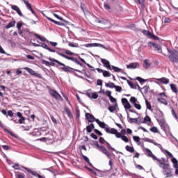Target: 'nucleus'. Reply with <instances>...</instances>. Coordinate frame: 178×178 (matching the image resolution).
Here are the masks:
<instances>
[{
    "label": "nucleus",
    "instance_id": "obj_11",
    "mask_svg": "<svg viewBox=\"0 0 178 178\" xmlns=\"http://www.w3.org/2000/svg\"><path fill=\"white\" fill-rule=\"evenodd\" d=\"M0 127H1V129H3L4 131H7V133H8L10 136H11L12 137H14V138H17V135H16L15 133L12 132L9 129H8V128H6V127H5L4 124H2L1 121H0Z\"/></svg>",
    "mask_w": 178,
    "mask_h": 178
},
{
    "label": "nucleus",
    "instance_id": "obj_46",
    "mask_svg": "<svg viewBox=\"0 0 178 178\" xmlns=\"http://www.w3.org/2000/svg\"><path fill=\"white\" fill-rule=\"evenodd\" d=\"M79 60H81V62H82V63H84L85 65H86V66H88V67L90 68L91 67V65H90L89 63H87V62H86V60L83 58H81V57L79 56Z\"/></svg>",
    "mask_w": 178,
    "mask_h": 178
},
{
    "label": "nucleus",
    "instance_id": "obj_39",
    "mask_svg": "<svg viewBox=\"0 0 178 178\" xmlns=\"http://www.w3.org/2000/svg\"><path fill=\"white\" fill-rule=\"evenodd\" d=\"M157 101L160 102V104H163V105H168V101H166L165 99L162 97L158 98Z\"/></svg>",
    "mask_w": 178,
    "mask_h": 178
},
{
    "label": "nucleus",
    "instance_id": "obj_8",
    "mask_svg": "<svg viewBox=\"0 0 178 178\" xmlns=\"http://www.w3.org/2000/svg\"><path fill=\"white\" fill-rule=\"evenodd\" d=\"M49 94H50V95H51V97H54V98H55V99H58L59 101H60V99H63L60 94H59L58 92H56V90H55L54 89H51L49 90Z\"/></svg>",
    "mask_w": 178,
    "mask_h": 178
},
{
    "label": "nucleus",
    "instance_id": "obj_26",
    "mask_svg": "<svg viewBox=\"0 0 178 178\" xmlns=\"http://www.w3.org/2000/svg\"><path fill=\"white\" fill-rule=\"evenodd\" d=\"M171 162L173 163L174 165V168L175 169H178V161L177 159H176V158L172 157L171 159Z\"/></svg>",
    "mask_w": 178,
    "mask_h": 178
},
{
    "label": "nucleus",
    "instance_id": "obj_9",
    "mask_svg": "<svg viewBox=\"0 0 178 178\" xmlns=\"http://www.w3.org/2000/svg\"><path fill=\"white\" fill-rule=\"evenodd\" d=\"M145 152H146V155L149 158H152L154 161H157V162H161V159H157L156 156L154 155V154H152V152H151L149 149L146 148Z\"/></svg>",
    "mask_w": 178,
    "mask_h": 178
},
{
    "label": "nucleus",
    "instance_id": "obj_27",
    "mask_svg": "<svg viewBox=\"0 0 178 178\" xmlns=\"http://www.w3.org/2000/svg\"><path fill=\"white\" fill-rule=\"evenodd\" d=\"M54 17H56V19H58V20H61V22H63V23H65L66 24H67L69 23V22H67L65 19H63V17L58 15V14H54Z\"/></svg>",
    "mask_w": 178,
    "mask_h": 178
},
{
    "label": "nucleus",
    "instance_id": "obj_30",
    "mask_svg": "<svg viewBox=\"0 0 178 178\" xmlns=\"http://www.w3.org/2000/svg\"><path fill=\"white\" fill-rule=\"evenodd\" d=\"M48 130V127H43L39 129V136H42L44 134V131H47Z\"/></svg>",
    "mask_w": 178,
    "mask_h": 178
},
{
    "label": "nucleus",
    "instance_id": "obj_1",
    "mask_svg": "<svg viewBox=\"0 0 178 178\" xmlns=\"http://www.w3.org/2000/svg\"><path fill=\"white\" fill-rule=\"evenodd\" d=\"M48 60H50L51 62H54L55 63H58V65H56V67H57V69H60L63 70V72H65V73H73L74 70L72 67L67 66L66 65L63 64L60 61L55 58H52L51 57H49Z\"/></svg>",
    "mask_w": 178,
    "mask_h": 178
},
{
    "label": "nucleus",
    "instance_id": "obj_5",
    "mask_svg": "<svg viewBox=\"0 0 178 178\" xmlns=\"http://www.w3.org/2000/svg\"><path fill=\"white\" fill-rule=\"evenodd\" d=\"M147 45L149 48H154V51H158V52H161L162 54V47H161V45L159 44L154 42H149Z\"/></svg>",
    "mask_w": 178,
    "mask_h": 178
},
{
    "label": "nucleus",
    "instance_id": "obj_53",
    "mask_svg": "<svg viewBox=\"0 0 178 178\" xmlns=\"http://www.w3.org/2000/svg\"><path fill=\"white\" fill-rule=\"evenodd\" d=\"M142 90H144V94H148V91H149V86H145L143 88H142Z\"/></svg>",
    "mask_w": 178,
    "mask_h": 178
},
{
    "label": "nucleus",
    "instance_id": "obj_17",
    "mask_svg": "<svg viewBox=\"0 0 178 178\" xmlns=\"http://www.w3.org/2000/svg\"><path fill=\"white\" fill-rule=\"evenodd\" d=\"M22 168L24 169H25V170H26L29 173H31L33 176H35V177L39 178L40 176H41L40 174H38V172H37L35 171H33L30 168H26L24 166H22Z\"/></svg>",
    "mask_w": 178,
    "mask_h": 178
},
{
    "label": "nucleus",
    "instance_id": "obj_57",
    "mask_svg": "<svg viewBox=\"0 0 178 178\" xmlns=\"http://www.w3.org/2000/svg\"><path fill=\"white\" fill-rule=\"evenodd\" d=\"M9 116L10 118H13L15 116V114L13 113V111L12 110H9L7 111V118Z\"/></svg>",
    "mask_w": 178,
    "mask_h": 178
},
{
    "label": "nucleus",
    "instance_id": "obj_24",
    "mask_svg": "<svg viewBox=\"0 0 178 178\" xmlns=\"http://www.w3.org/2000/svg\"><path fill=\"white\" fill-rule=\"evenodd\" d=\"M15 24H16V21L14 20V21H13V22H11L8 23V24L5 26V29H6V30H8V29H10V27H15Z\"/></svg>",
    "mask_w": 178,
    "mask_h": 178
},
{
    "label": "nucleus",
    "instance_id": "obj_40",
    "mask_svg": "<svg viewBox=\"0 0 178 178\" xmlns=\"http://www.w3.org/2000/svg\"><path fill=\"white\" fill-rule=\"evenodd\" d=\"M125 149H126V151H127L128 152H131V153L134 152V147H131V146L127 145V146L125 147Z\"/></svg>",
    "mask_w": 178,
    "mask_h": 178
},
{
    "label": "nucleus",
    "instance_id": "obj_4",
    "mask_svg": "<svg viewBox=\"0 0 178 178\" xmlns=\"http://www.w3.org/2000/svg\"><path fill=\"white\" fill-rule=\"evenodd\" d=\"M105 131L108 133V134H115V137L117 138H120L121 134L118 131V129L115 128H111L110 129L109 127L108 128H105Z\"/></svg>",
    "mask_w": 178,
    "mask_h": 178
},
{
    "label": "nucleus",
    "instance_id": "obj_36",
    "mask_svg": "<svg viewBox=\"0 0 178 178\" xmlns=\"http://www.w3.org/2000/svg\"><path fill=\"white\" fill-rule=\"evenodd\" d=\"M115 83L113 82L106 83L105 86L108 88H115Z\"/></svg>",
    "mask_w": 178,
    "mask_h": 178
},
{
    "label": "nucleus",
    "instance_id": "obj_61",
    "mask_svg": "<svg viewBox=\"0 0 178 178\" xmlns=\"http://www.w3.org/2000/svg\"><path fill=\"white\" fill-rule=\"evenodd\" d=\"M133 139H134V141H136V143H138V145H140L141 143V142H140V137L134 136Z\"/></svg>",
    "mask_w": 178,
    "mask_h": 178
},
{
    "label": "nucleus",
    "instance_id": "obj_58",
    "mask_svg": "<svg viewBox=\"0 0 178 178\" xmlns=\"http://www.w3.org/2000/svg\"><path fill=\"white\" fill-rule=\"evenodd\" d=\"M171 112H172V115L173 118H175V119L176 120H178L177 114H176V111H175V109L172 108Z\"/></svg>",
    "mask_w": 178,
    "mask_h": 178
},
{
    "label": "nucleus",
    "instance_id": "obj_38",
    "mask_svg": "<svg viewBox=\"0 0 178 178\" xmlns=\"http://www.w3.org/2000/svg\"><path fill=\"white\" fill-rule=\"evenodd\" d=\"M35 37H36L37 38H38L39 40H40V41H42V42H45V41H47V39L44 37H42L41 35L35 33L34 34Z\"/></svg>",
    "mask_w": 178,
    "mask_h": 178
},
{
    "label": "nucleus",
    "instance_id": "obj_15",
    "mask_svg": "<svg viewBox=\"0 0 178 178\" xmlns=\"http://www.w3.org/2000/svg\"><path fill=\"white\" fill-rule=\"evenodd\" d=\"M101 62L102 63H103L104 67L109 69V70H112V65H111V63L109 62V60L105 58H102Z\"/></svg>",
    "mask_w": 178,
    "mask_h": 178
},
{
    "label": "nucleus",
    "instance_id": "obj_3",
    "mask_svg": "<svg viewBox=\"0 0 178 178\" xmlns=\"http://www.w3.org/2000/svg\"><path fill=\"white\" fill-rule=\"evenodd\" d=\"M143 34L146 37H148L150 40H154V41H158L159 37L155 35L154 33H151L149 31L143 30L142 31Z\"/></svg>",
    "mask_w": 178,
    "mask_h": 178
},
{
    "label": "nucleus",
    "instance_id": "obj_31",
    "mask_svg": "<svg viewBox=\"0 0 178 178\" xmlns=\"http://www.w3.org/2000/svg\"><path fill=\"white\" fill-rule=\"evenodd\" d=\"M145 69H149V66H151V63H149V60H148V59H145L144 60V65H143Z\"/></svg>",
    "mask_w": 178,
    "mask_h": 178
},
{
    "label": "nucleus",
    "instance_id": "obj_23",
    "mask_svg": "<svg viewBox=\"0 0 178 178\" xmlns=\"http://www.w3.org/2000/svg\"><path fill=\"white\" fill-rule=\"evenodd\" d=\"M117 106H118V103H115V104L113 106H109L108 107V110L109 111V112H111L112 113H113V112L116 111Z\"/></svg>",
    "mask_w": 178,
    "mask_h": 178
},
{
    "label": "nucleus",
    "instance_id": "obj_12",
    "mask_svg": "<svg viewBox=\"0 0 178 178\" xmlns=\"http://www.w3.org/2000/svg\"><path fill=\"white\" fill-rule=\"evenodd\" d=\"M127 115L128 122L129 123H136V124L141 123V118H140V117H138V118H129V112H127Z\"/></svg>",
    "mask_w": 178,
    "mask_h": 178
},
{
    "label": "nucleus",
    "instance_id": "obj_29",
    "mask_svg": "<svg viewBox=\"0 0 178 178\" xmlns=\"http://www.w3.org/2000/svg\"><path fill=\"white\" fill-rule=\"evenodd\" d=\"M48 134H49V137L47 138V141H52V140H54V135L52 134V133L47 131V133H45L44 136H48Z\"/></svg>",
    "mask_w": 178,
    "mask_h": 178
},
{
    "label": "nucleus",
    "instance_id": "obj_48",
    "mask_svg": "<svg viewBox=\"0 0 178 178\" xmlns=\"http://www.w3.org/2000/svg\"><path fill=\"white\" fill-rule=\"evenodd\" d=\"M147 122H149V123H151V118H149V116L148 115H146L145 118H144V120L142 122V123H147Z\"/></svg>",
    "mask_w": 178,
    "mask_h": 178
},
{
    "label": "nucleus",
    "instance_id": "obj_41",
    "mask_svg": "<svg viewBox=\"0 0 178 178\" xmlns=\"http://www.w3.org/2000/svg\"><path fill=\"white\" fill-rule=\"evenodd\" d=\"M83 72H84L83 74H84L86 77H87L88 79H92V80H94V77L91 78V74L89 72V74H88L86 71V69H83Z\"/></svg>",
    "mask_w": 178,
    "mask_h": 178
},
{
    "label": "nucleus",
    "instance_id": "obj_43",
    "mask_svg": "<svg viewBox=\"0 0 178 178\" xmlns=\"http://www.w3.org/2000/svg\"><path fill=\"white\" fill-rule=\"evenodd\" d=\"M104 8L106 10H108V12H112V8H111V6L107 4L106 3H104Z\"/></svg>",
    "mask_w": 178,
    "mask_h": 178
},
{
    "label": "nucleus",
    "instance_id": "obj_6",
    "mask_svg": "<svg viewBox=\"0 0 178 178\" xmlns=\"http://www.w3.org/2000/svg\"><path fill=\"white\" fill-rule=\"evenodd\" d=\"M145 141H146L147 143H150L151 144H154V145H156V147H158V148H160L161 152H163V153L165 152V151L166 150V149H163V147H162V145L156 143V141L152 139L146 138H145Z\"/></svg>",
    "mask_w": 178,
    "mask_h": 178
},
{
    "label": "nucleus",
    "instance_id": "obj_50",
    "mask_svg": "<svg viewBox=\"0 0 178 178\" xmlns=\"http://www.w3.org/2000/svg\"><path fill=\"white\" fill-rule=\"evenodd\" d=\"M81 9L83 10V12H88V9H87L86 4L83 3H81Z\"/></svg>",
    "mask_w": 178,
    "mask_h": 178
},
{
    "label": "nucleus",
    "instance_id": "obj_49",
    "mask_svg": "<svg viewBox=\"0 0 178 178\" xmlns=\"http://www.w3.org/2000/svg\"><path fill=\"white\" fill-rule=\"evenodd\" d=\"M99 127H101V129H104V130H105V129L109 127H108L107 124H106V123L104 122H100V124H99Z\"/></svg>",
    "mask_w": 178,
    "mask_h": 178
},
{
    "label": "nucleus",
    "instance_id": "obj_54",
    "mask_svg": "<svg viewBox=\"0 0 178 178\" xmlns=\"http://www.w3.org/2000/svg\"><path fill=\"white\" fill-rule=\"evenodd\" d=\"M114 88L115 89V91H117V92H122V91H123V89L122 88L121 86H115Z\"/></svg>",
    "mask_w": 178,
    "mask_h": 178
},
{
    "label": "nucleus",
    "instance_id": "obj_59",
    "mask_svg": "<svg viewBox=\"0 0 178 178\" xmlns=\"http://www.w3.org/2000/svg\"><path fill=\"white\" fill-rule=\"evenodd\" d=\"M24 177H25V175H24V174H23V173H16L15 174V177L16 178H24Z\"/></svg>",
    "mask_w": 178,
    "mask_h": 178
},
{
    "label": "nucleus",
    "instance_id": "obj_51",
    "mask_svg": "<svg viewBox=\"0 0 178 178\" xmlns=\"http://www.w3.org/2000/svg\"><path fill=\"white\" fill-rule=\"evenodd\" d=\"M103 76L104 77H111V76H112V74L106 70H104L103 72Z\"/></svg>",
    "mask_w": 178,
    "mask_h": 178
},
{
    "label": "nucleus",
    "instance_id": "obj_16",
    "mask_svg": "<svg viewBox=\"0 0 178 178\" xmlns=\"http://www.w3.org/2000/svg\"><path fill=\"white\" fill-rule=\"evenodd\" d=\"M42 15L44 17H46L47 19L49 20V22H51L52 23H54V24H56L57 26H65V24L62 23V22H59L58 21H55L54 19L49 17H47L45 15L44 13H42Z\"/></svg>",
    "mask_w": 178,
    "mask_h": 178
},
{
    "label": "nucleus",
    "instance_id": "obj_45",
    "mask_svg": "<svg viewBox=\"0 0 178 178\" xmlns=\"http://www.w3.org/2000/svg\"><path fill=\"white\" fill-rule=\"evenodd\" d=\"M127 84L129 86V87H131L132 89L134 90H136V83H133V82L129 81V80H127Z\"/></svg>",
    "mask_w": 178,
    "mask_h": 178
},
{
    "label": "nucleus",
    "instance_id": "obj_20",
    "mask_svg": "<svg viewBox=\"0 0 178 178\" xmlns=\"http://www.w3.org/2000/svg\"><path fill=\"white\" fill-rule=\"evenodd\" d=\"M40 47H42V48H44V49H47V51H49V52H58V51H56L54 49H52L51 48H49L48 47V45L45 43H42V44L40 45Z\"/></svg>",
    "mask_w": 178,
    "mask_h": 178
},
{
    "label": "nucleus",
    "instance_id": "obj_2",
    "mask_svg": "<svg viewBox=\"0 0 178 178\" xmlns=\"http://www.w3.org/2000/svg\"><path fill=\"white\" fill-rule=\"evenodd\" d=\"M158 165L159 166V168H161V169H163L162 173L163 175H164V176H166V177H172V176H173V175L172 174V170L169 168L170 167L169 163H165L160 160V161H159Z\"/></svg>",
    "mask_w": 178,
    "mask_h": 178
},
{
    "label": "nucleus",
    "instance_id": "obj_62",
    "mask_svg": "<svg viewBox=\"0 0 178 178\" xmlns=\"http://www.w3.org/2000/svg\"><path fill=\"white\" fill-rule=\"evenodd\" d=\"M134 106L136 108V109H138L140 111L141 109V105L138 104V102H136L134 104Z\"/></svg>",
    "mask_w": 178,
    "mask_h": 178
},
{
    "label": "nucleus",
    "instance_id": "obj_56",
    "mask_svg": "<svg viewBox=\"0 0 178 178\" xmlns=\"http://www.w3.org/2000/svg\"><path fill=\"white\" fill-rule=\"evenodd\" d=\"M120 138H121V140H122V141H124V143H129V138H127V136H122V135H120Z\"/></svg>",
    "mask_w": 178,
    "mask_h": 178
},
{
    "label": "nucleus",
    "instance_id": "obj_21",
    "mask_svg": "<svg viewBox=\"0 0 178 178\" xmlns=\"http://www.w3.org/2000/svg\"><path fill=\"white\" fill-rule=\"evenodd\" d=\"M161 115H160V119L156 118V120L159 124H165V120H163V113L162 111H160Z\"/></svg>",
    "mask_w": 178,
    "mask_h": 178
},
{
    "label": "nucleus",
    "instance_id": "obj_10",
    "mask_svg": "<svg viewBox=\"0 0 178 178\" xmlns=\"http://www.w3.org/2000/svg\"><path fill=\"white\" fill-rule=\"evenodd\" d=\"M99 148V151H100V152H102V154H104V155L107 156V158H108V159H111V156H112V155L109 152H108V150H106V147H105V146L100 145Z\"/></svg>",
    "mask_w": 178,
    "mask_h": 178
},
{
    "label": "nucleus",
    "instance_id": "obj_18",
    "mask_svg": "<svg viewBox=\"0 0 178 178\" xmlns=\"http://www.w3.org/2000/svg\"><path fill=\"white\" fill-rule=\"evenodd\" d=\"M140 64L138 63H131L127 65V69H138Z\"/></svg>",
    "mask_w": 178,
    "mask_h": 178
},
{
    "label": "nucleus",
    "instance_id": "obj_35",
    "mask_svg": "<svg viewBox=\"0 0 178 178\" xmlns=\"http://www.w3.org/2000/svg\"><path fill=\"white\" fill-rule=\"evenodd\" d=\"M137 2L141 6L142 9L145 8V0H137Z\"/></svg>",
    "mask_w": 178,
    "mask_h": 178
},
{
    "label": "nucleus",
    "instance_id": "obj_14",
    "mask_svg": "<svg viewBox=\"0 0 178 178\" xmlns=\"http://www.w3.org/2000/svg\"><path fill=\"white\" fill-rule=\"evenodd\" d=\"M85 118L87 119L89 123H94V122H95V117H94L93 115L90 114V113H86L85 114Z\"/></svg>",
    "mask_w": 178,
    "mask_h": 178
},
{
    "label": "nucleus",
    "instance_id": "obj_42",
    "mask_svg": "<svg viewBox=\"0 0 178 178\" xmlns=\"http://www.w3.org/2000/svg\"><path fill=\"white\" fill-rule=\"evenodd\" d=\"M65 111L68 118H70V119H73V115L72 114V112H70V110H69V108H65Z\"/></svg>",
    "mask_w": 178,
    "mask_h": 178
},
{
    "label": "nucleus",
    "instance_id": "obj_7",
    "mask_svg": "<svg viewBox=\"0 0 178 178\" xmlns=\"http://www.w3.org/2000/svg\"><path fill=\"white\" fill-rule=\"evenodd\" d=\"M24 69V70H26V72H28L31 76H35L36 77H39V79H42V75H41V74L37 73L35 71H34V70L28 67H26Z\"/></svg>",
    "mask_w": 178,
    "mask_h": 178
},
{
    "label": "nucleus",
    "instance_id": "obj_34",
    "mask_svg": "<svg viewBox=\"0 0 178 178\" xmlns=\"http://www.w3.org/2000/svg\"><path fill=\"white\" fill-rule=\"evenodd\" d=\"M15 12H17V15H19V16H21L22 17H24V19H26V20H29V18H27V17L24 16L23 15V13H22L20 8H18V9L15 10Z\"/></svg>",
    "mask_w": 178,
    "mask_h": 178
},
{
    "label": "nucleus",
    "instance_id": "obj_44",
    "mask_svg": "<svg viewBox=\"0 0 178 178\" xmlns=\"http://www.w3.org/2000/svg\"><path fill=\"white\" fill-rule=\"evenodd\" d=\"M129 101L131 104H133V105H134L137 102L138 104H139V102L137 101V98H136L135 97H131Z\"/></svg>",
    "mask_w": 178,
    "mask_h": 178
},
{
    "label": "nucleus",
    "instance_id": "obj_22",
    "mask_svg": "<svg viewBox=\"0 0 178 178\" xmlns=\"http://www.w3.org/2000/svg\"><path fill=\"white\" fill-rule=\"evenodd\" d=\"M157 80L162 84H169V79L168 78L162 77V78L158 79Z\"/></svg>",
    "mask_w": 178,
    "mask_h": 178
},
{
    "label": "nucleus",
    "instance_id": "obj_13",
    "mask_svg": "<svg viewBox=\"0 0 178 178\" xmlns=\"http://www.w3.org/2000/svg\"><path fill=\"white\" fill-rule=\"evenodd\" d=\"M24 4L26 5L27 10H30L31 12V13H33V15H34V16L38 19V15L35 13V12L34 11V10H33V8L31 7V4L29 2V1H24Z\"/></svg>",
    "mask_w": 178,
    "mask_h": 178
},
{
    "label": "nucleus",
    "instance_id": "obj_32",
    "mask_svg": "<svg viewBox=\"0 0 178 178\" xmlns=\"http://www.w3.org/2000/svg\"><path fill=\"white\" fill-rule=\"evenodd\" d=\"M67 42L69 45V47H71L72 48H79V44L78 43H74V42H69V41H67Z\"/></svg>",
    "mask_w": 178,
    "mask_h": 178
},
{
    "label": "nucleus",
    "instance_id": "obj_28",
    "mask_svg": "<svg viewBox=\"0 0 178 178\" xmlns=\"http://www.w3.org/2000/svg\"><path fill=\"white\" fill-rule=\"evenodd\" d=\"M57 55H59L60 56H62L63 58H65V59H67L68 60H70V56H68L63 53L59 52L58 51H56Z\"/></svg>",
    "mask_w": 178,
    "mask_h": 178
},
{
    "label": "nucleus",
    "instance_id": "obj_37",
    "mask_svg": "<svg viewBox=\"0 0 178 178\" xmlns=\"http://www.w3.org/2000/svg\"><path fill=\"white\" fill-rule=\"evenodd\" d=\"M111 69H112V70H114V72H115V73H120V72L122 71V69L119 68L118 67L114 66V65H111Z\"/></svg>",
    "mask_w": 178,
    "mask_h": 178
},
{
    "label": "nucleus",
    "instance_id": "obj_25",
    "mask_svg": "<svg viewBox=\"0 0 178 178\" xmlns=\"http://www.w3.org/2000/svg\"><path fill=\"white\" fill-rule=\"evenodd\" d=\"M170 86L172 92H175V94H178V90L177 88L176 87V85H175L174 83H171Z\"/></svg>",
    "mask_w": 178,
    "mask_h": 178
},
{
    "label": "nucleus",
    "instance_id": "obj_55",
    "mask_svg": "<svg viewBox=\"0 0 178 178\" xmlns=\"http://www.w3.org/2000/svg\"><path fill=\"white\" fill-rule=\"evenodd\" d=\"M136 80H138L140 84H143V83H145V81H147V79H144L140 76L136 77Z\"/></svg>",
    "mask_w": 178,
    "mask_h": 178
},
{
    "label": "nucleus",
    "instance_id": "obj_60",
    "mask_svg": "<svg viewBox=\"0 0 178 178\" xmlns=\"http://www.w3.org/2000/svg\"><path fill=\"white\" fill-rule=\"evenodd\" d=\"M124 109H130L131 108V104H130L128 102L127 103H125V104H124Z\"/></svg>",
    "mask_w": 178,
    "mask_h": 178
},
{
    "label": "nucleus",
    "instance_id": "obj_19",
    "mask_svg": "<svg viewBox=\"0 0 178 178\" xmlns=\"http://www.w3.org/2000/svg\"><path fill=\"white\" fill-rule=\"evenodd\" d=\"M168 58L174 63H178V55L174 54L172 56H169Z\"/></svg>",
    "mask_w": 178,
    "mask_h": 178
},
{
    "label": "nucleus",
    "instance_id": "obj_52",
    "mask_svg": "<svg viewBox=\"0 0 178 178\" xmlns=\"http://www.w3.org/2000/svg\"><path fill=\"white\" fill-rule=\"evenodd\" d=\"M145 104L147 106V109H149V111H152V107L151 106V103L148 102L147 99H145Z\"/></svg>",
    "mask_w": 178,
    "mask_h": 178
},
{
    "label": "nucleus",
    "instance_id": "obj_64",
    "mask_svg": "<svg viewBox=\"0 0 178 178\" xmlns=\"http://www.w3.org/2000/svg\"><path fill=\"white\" fill-rule=\"evenodd\" d=\"M152 133H158V128L156 127H154L149 129Z\"/></svg>",
    "mask_w": 178,
    "mask_h": 178
},
{
    "label": "nucleus",
    "instance_id": "obj_33",
    "mask_svg": "<svg viewBox=\"0 0 178 178\" xmlns=\"http://www.w3.org/2000/svg\"><path fill=\"white\" fill-rule=\"evenodd\" d=\"M15 12H17V15H19V16H21L22 17H24V19H26V20H29V18H27V17L24 16L23 15V13H22L20 8H18V9L15 10Z\"/></svg>",
    "mask_w": 178,
    "mask_h": 178
},
{
    "label": "nucleus",
    "instance_id": "obj_63",
    "mask_svg": "<svg viewBox=\"0 0 178 178\" xmlns=\"http://www.w3.org/2000/svg\"><path fill=\"white\" fill-rule=\"evenodd\" d=\"M163 154H166L169 156V158H172V159L173 158V154H172V153H170L167 149H165V151H164Z\"/></svg>",
    "mask_w": 178,
    "mask_h": 178
},
{
    "label": "nucleus",
    "instance_id": "obj_47",
    "mask_svg": "<svg viewBox=\"0 0 178 178\" xmlns=\"http://www.w3.org/2000/svg\"><path fill=\"white\" fill-rule=\"evenodd\" d=\"M79 60H81V62H82V63H84L85 65H86V66H88V67L90 68L91 67V65H90L89 63H87V62H86V60L83 58H81V57L79 56Z\"/></svg>",
    "mask_w": 178,
    "mask_h": 178
}]
</instances>
